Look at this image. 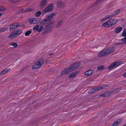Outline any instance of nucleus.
<instances>
[{
  "label": "nucleus",
  "instance_id": "2eb2a0df",
  "mask_svg": "<svg viewBox=\"0 0 126 126\" xmlns=\"http://www.w3.org/2000/svg\"><path fill=\"white\" fill-rule=\"evenodd\" d=\"M93 72V70L90 69L88 71H86L84 73L85 75L86 76H88L89 75L91 74Z\"/></svg>",
  "mask_w": 126,
  "mask_h": 126
},
{
  "label": "nucleus",
  "instance_id": "f257e3e1",
  "mask_svg": "<svg viewBox=\"0 0 126 126\" xmlns=\"http://www.w3.org/2000/svg\"><path fill=\"white\" fill-rule=\"evenodd\" d=\"M54 16L55 14L52 13L42 21L41 23L42 25H45L46 24H47L42 32L43 35H45L49 32L52 29L55 22L52 19V17Z\"/></svg>",
  "mask_w": 126,
  "mask_h": 126
},
{
  "label": "nucleus",
  "instance_id": "e433bc0d",
  "mask_svg": "<svg viewBox=\"0 0 126 126\" xmlns=\"http://www.w3.org/2000/svg\"><path fill=\"white\" fill-rule=\"evenodd\" d=\"M34 19H36V20H35V22H36V24L38 23L39 22V21H40L39 20V19H40L39 18H34Z\"/></svg>",
  "mask_w": 126,
  "mask_h": 126
},
{
  "label": "nucleus",
  "instance_id": "f8f14e48",
  "mask_svg": "<svg viewBox=\"0 0 126 126\" xmlns=\"http://www.w3.org/2000/svg\"><path fill=\"white\" fill-rule=\"evenodd\" d=\"M22 32V30L20 29L14 31L15 34L16 35V37L18 36Z\"/></svg>",
  "mask_w": 126,
  "mask_h": 126
},
{
  "label": "nucleus",
  "instance_id": "412c9836",
  "mask_svg": "<svg viewBox=\"0 0 126 126\" xmlns=\"http://www.w3.org/2000/svg\"><path fill=\"white\" fill-rule=\"evenodd\" d=\"M108 21L107 22L103 23L102 24V26L104 27H110Z\"/></svg>",
  "mask_w": 126,
  "mask_h": 126
},
{
  "label": "nucleus",
  "instance_id": "aec40b11",
  "mask_svg": "<svg viewBox=\"0 0 126 126\" xmlns=\"http://www.w3.org/2000/svg\"><path fill=\"white\" fill-rule=\"evenodd\" d=\"M78 73V72L77 71L73 72L70 74L69 76V78H70L72 77H74Z\"/></svg>",
  "mask_w": 126,
  "mask_h": 126
},
{
  "label": "nucleus",
  "instance_id": "39448f33",
  "mask_svg": "<svg viewBox=\"0 0 126 126\" xmlns=\"http://www.w3.org/2000/svg\"><path fill=\"white\" fill-rule=\"evenodd\" d=\"M115 49V48L114 47L112 46L108 47L106 49L104 50L105 53L106 55H107L110 54L111 53L112 51H113Z\"/></svg>",
  "mask_w": 126,
  "mask_h": 126
},
{
  "label": "nucleus",
  "instance_id": "0eeeda50",
  "mask_svg": "<svg viewBox=\"0 0 126 126\" xmlns=\"http://www.w3.org/2000/svg\"><path fill=\"white\" fill-rule=\"evenodd\" d=\"M119 89L117 88L116 89L112 91H110L109 92H107L105 93L106 95V96H108L111 95L113 94L114 93H116L117 91L119 90Z\"/></svg>",
  "mask_w": 126,
  "mask_h": 126
},
{
  "label": "nucleus",
  "instance_id": "dca6fc26",
  "mask_svg": "<svg viewBox=\"0 0 126 126\" xmlns=\"http://www.w3.org/2000/svg\"><path fill=\"white\" fill-rule=\"evenodd\" d=\"M14 33L15 32H14V31L11 33L9 34L8 38L9 39H11L16 37V35L15 34V33Z\"/></svg>",
  "mask_w": 126,
  "mask_h": 126
},
{
  "label": "nucleus",
  "instance_id": "c9c22d12",
  "mask_svg": "<svg viewBox=\"0 0 126 126\" xmlns=\"http://www.w3.org/2000/svg\"><path fill=\"white\" fill-rule=\"evenodd\" d=\"M24 10L23 9H20L16 13L17 14H19L20 13L23 12Z\"/></svg>",
  "mask_w": 126,
  "mask_h": 126
},
{
  "label": "nucleus",
  "instance_id": "a211bd4d",
  "mask_svg": "<svg viewBox=\"0 0 126 126\" xmlns=\"http://www.w3.org/2000/svg\"><path fill=\"white\" fill-rule=\"evenodd\" d=\"M121 123L120 120L119 119H117L116 120L115 122L111 126H116L119 124Z\"/></svg>",
  "mask_w": 126,
  "mask_h": 126
},
{
  "label": "nucleus",
  "instance_id": "de8ad7c7",
  "mask_svg": "<svg viewBox=\"0 0 126 126\" xmlns=\"http://www.w3.org/2000/svg\"><path fill=\"white\" fill-rule=\"evenodd\" d=\"M53 53H51L49 54V55L51 56V55H53Z\"/></svg>",
  "mask_w": 126,
  "mask_h": 126
},
{
  "label": "nucleus",
  "instance_id": "5701e85b",
  "mask_svg": "<svg viewBox=\"0 0 126 126\" xmlns=\"http://www.w3.org/2000/svg\"><path fill=\"white\" fill-rule=\"evenodd\" d=\"M36 20L35 19H30L29 20V22L31 24H36V22H35Z\"/></svg>",
  "mask_w": 126,
  "mask_h": 126
},
{
  "label": "nucleus",
  "instance_id": "473e14b6",
  "mask_svg": "<svg viewBox=\"0 0 126 126\" xmlns=\"http://www.w3.org/2000/svg\"><path fill=\"white\" fill-rule=\"evenodd\" d=\"M20 0H10V1L11 3H16L18 2Z\"/></svg>",
  "mask_w": 126,
  "mask_h": 126
},
{
  "label": "nucleus",
  "instance_id": "9d476101",
  "mask_svg": "<svg viewBox=\"0 0 126 126\" xmlns=\"http://www.w3.org/2000/svg\"><path fill=\"white\" fill-rule=\"evenodd\" d=\"M120 11V10L119 9L115 11L110 14H109L110 18H111L113 16L117 14Z\"/></svg>",
  "mask_w": 126,
  "mask_h": 126
},
{
  "label": "nucleus",
  "instance_id": "6e6552de",
  "mask_svg": "<svg viewBox=\"0 0 126 126\" xmlns=\"http://www.w3.org/2000/svg\"><path fill=\"white\" fill-rule=\"evenodd\" d=\"M108 21L110 27L114 25L117 22V20L115 19H110Z\"/></svg>",
  "mask_w": 126,
  "mask_h": 126
},
{
  "label": "nucleus",
  "instance_id": "bb28decb",
  "mask_svg": "<svg viewBox=\"0 0 126 126\" xmlns=\"http://www.w3.org/2000/svg\"><path fill=\"white\" fill-rule=\"evenodd\" d=\"M105 66L104 65H101L98 66L97 68V70H99L103 69L104 67Z\"/></svg>",
  "mask_w": 126,
  "mask_h": 126
},
{
  "label": "nucleus",
  "instance_id": "9b49d317",
  "mask_svg": "<svg viewBox=\"0 0 126 126\" xmlns=\"http://www.w3.org/2000/svg\"><path fill=\"white\" fill-rule=\"evenodd\" d=\"M40 64L39 63L37 62L35 63L32 66V68L33 69H36L41 66Z\"/></svg>",
  "mask_w": 126,
  "mask_h": 126
},
{
  "label": "nucleus",
  "instance_id": "a878e982",
  "mask_svg": "<svg viewBox=\"0 0 126 126\" xmlns=\"http://www.w3.org/2000/svg\"><path fill=\"white\" fill-rule=\"evenodd\" d=\"M8 30L7 27H5L3 28L0 29V32H3Z\"/></svg>",
  "mask_w": 126,
  "mask_h": 126
},
{
  "label": "nucleus",
  "instance_id": "c756f323",
  "mask_svg": "<svg viewBox=\"0 0 126 126\" xmlns=\"http://www.w3.org/2000/svg\"><path fill=\"white\" fill-rule=\"evenodd\" d=\"M44 28V27L43 26H41L39 29L37 30V31L40 32H41Z\"/></svg>",
  "mask_w": 126,
  "mask_h": 126
},
{
  "label": "nucleus",
  "instance_id": "a18cd8bd",
  "mask_svg": "<svg viewBox=\"0 0 126 126\" xmlns=\"http://www.w3.org/2000/svg\"><path fill=\"white\" fill-rule=\"evenodd\" d=\"M5 73H4L3 71H2L0 73V74H1V75H3Z\"/></svg>",
  "mask_w": 126,
  "mask_h": 126
},
{
  "label": "nucleus",
  "instance_id": "393cba45",
  "mask_svg": "<svg viewBox=\"0 0 126 126\" xmlns=\"http://www.w3.org/2000/svg\"><path fill=\"white\" fill-rule=\"evenodd\" d=\"M63 21L62 20L59 21L58 22L56 25V27L57 28H58L62 24Z\"/></svg>",
  "mask_w": 126,
  "mask_h": 126
},
{
  "label": "nucleus",
  "instance_id": "20e7f679",
  "mask_svg": "<svg viewBox=\"0 0 126 126\" xmlns=\"http://www.w3.org/2000/svg\"><path fill=\"white\" fill-rule=\"evenodd\" d=\"M121 61H118L112 63L108 67L109 69H113L114 67H115L119 65Z\"/></svg>",
  "mask_w": 126,
  "mask_h": 126
},
{
  "label": "nucleus",
  "instance_id": "a19ab883",
  "mask_svg": "<svg viewBox=\"0 0 126 126\" xmlns=\"http://www.w3.org/2000/svg\"><path fill=\"white\" fill-rule=\"evenodd\" d=\"M3 71V72H4V73H5L8 72V70L7 69H6Z\"/></svg>",
  "mask_w": 126,
  "mask_h": 126
},
{
  "label": "nucleus",
  "instance_id": "1a4fd4ad",
  "mask_svg": "<svg viewBox=\"0 0 126 126\" xmlns=\"http://www.w3.org/2000/svg\"><path fill=\"white\" fill-rule=\"evenodd\" d=\"M122 35L124 37V38L121 39V41L123 43H126V29H125L122 33Z\"/></svg>",
  "mask_w": 126,
  "mask_h": 126
},
{
  "label": "nucleus",
  "instance_id": "58836bf2",
  "mask_svg": "<svg viewBox=\"0 0 126 126\" xmlns=\"http://www.w3.org/2000/svg\"><path fill=\"white\" fill-rule=\"evenodd\" d=\"M100 96L102 97H107L105 93L100 95Z\"/></svg>",
  "mask_w": 126,
  "mask_h": 126
},
{
  "label": "nucleus",
  "instance_id": "4be33fe9",
  "mask_svg": "<svg viewBox=\"0 0 126 126\" xmlns=\"http://www.w3.org/2000/svg\"><path fill=\"white\" fill-rule=\"evenodd\" d=\"M122 30V28L120 27H117L115 30V32L116 33H118Z\"/></svg>",
  "mask_w": 126,
  "mask_h": 126
},
{
  "label": "nucleus",
  "instance_id": "423d86ee",
  "mask_svg": "<svg viewBox=\"0 0 126 126\" xmlns=\"http://www.w3.org/2000/svg\"><path fill=\"white\" fill-rule=\"evenodd\" d=\"M20 25V24L18 23H15L11 24L10 26V31H13L18 26Z\"/></svg>",
  "mask_w": 126,
  "mask_h": 126
},
{
  "label": "nucleus",
  "instance_id": "09e8293b",
  "mask_svg": "<svg viewBox=\"0 0 126 126\" xmlns=\"http://www.w3.org/2000/svg\"><path fill=\"white\" fill-rule=\"evenodd\" d=\"M2 14L1 13H0V17L2 15Z\"/></svg>",
  "mask_w": 126,
  "mask_h": 126
},
{
  "label": "nucleus",
  "instance_id": "f704fd0d",
  "mask_svg": "<svg viewBox=\"0 0 126 126\" xmlns=\"http://www.w3.org/2000/svg\"><path fill=\"white\" fill-rule=\"evenodd\" d=\"M11 45L14 46L15 47H16L17 46V44L16 43H13L11 44Z\"/></svg>",
  "mask_w": 126,
  "mask_h": 126
},
{
  "label": "nucleus",
  "instance_id": "ea45409f",
  "mask_svg": "<svg viewBox=\"0 0 126 126\" xmlns=\"http://www.w3.org/2000/svg\"><path fill=\"white\" fill-rule=\"evenodd\" d=\"M1 8L0 10H1V11H4L5 10V7L2 6H1Z\"/></svg>",
  "mask_w": 126,
  "mask_h": 126
},
{
  "label": "nucleus",
  "instance_id": "f3484780",
  "mask_svg": "<svg viewBox=\"0 0 126 126\" xmlns=\"http://www.w3.org/2000/svg\"><path fill=\"white\" fill-rule=\"evenodd\" d=\"M98 89H99L98 87H97L96 88H94L91 89V90L89 91L88 92V93H91L94 92L95 91L99 90Z\"/></svg>",
  "mask_w": 126,
  "mask_h": 126
},
{
  "label": "nucleus",
  "instance_id": "79ce46f5",
  "mask_svg": "<svg viewBox=\"0 0 126 126\" xmlns=\"http://www.w3.org/2000/svg\"><path fill=\"white\" fill-rule=\"evenodd\" d=\"M3 71V72H4V73H5L8 72V70L7 69H6Z\"/></svg>",
  "mask_w": 126,
  "mask_h": 126
},
{
  "label": "nucleus",
  "instance_id": "b1692460",
  "mask_svg": "<svg viewBox=\"0 0 126 126\" xmlns=\"http://www.w3.org/2000/svg\"><path fill=\"white\" fill-rule=\"evenodd\" d=\"M38 62L39 63V64H40V65L41 66L44 63V58H42L41 59H40L38 61Z\"/></svg>",
  "mask_w": 126,
  "mask_h": 126
},
{
  "label": "nucleus",
  "instance_id": "c03bdc74",
  "mask_svg": "<svg viewBox=\"0 0 126 126\" xmlns=\"http://www.w3.org/2000/svg\"><path fill=\"white\" fill-rule=\"evenodd\" d=\"M106 17L104 18H103L102 19H101L100 21H104V20H106Z\"/></svg>",
  "mask_w": 126,
  "mask_h": 126
},
{
  "label": "nucleus",
  "instance_id": "2f4dec72",
  "mask_svg": "<svg viewBox=\"0 0 126 126\" xmlns=\"http://www.w3.org/2000/svg\"><path fill=\"white\" fill-rule=\"evenodd\" d=\"M41 14V12L39 11L36 12L35 14V16H39Z\"/></svg>",
  "mask_w": 126,
  "mask_h": 126
},
{
  "label": "nucleus",
  "instance_id": "3c124183",
  "mask_svg": "<svg viewBox=\"0 0 126 126\" xmlns=\"http://www.w3.org/2000/svg\"><path fill=\"white\" fill-rule=\"evenodd\" d=\"M1 6H0V11H1V10H0V9H1Z\"/></svg>",
  "mask_w": 126,
  "mask_h": 126
},
{
  "label": "nucleus",
  "instance_id": "8fccbe9b",
  "mask_svg": "<svg viewBox=\"0 0 126 126\" xmlns=\"http://www.w3.org/2000/svg\"><path fill=\"white\" fill-rule=\"evenodd\" d=\"M123 126H126V123Z\"/></svg>",
  "mask_w": 126,
  "mask_h": 126
},
{
  "label": "nucleus",
  "instance_id": "49530a36",
  "mask_svg": "<svg viewBox=\"0 0 126 126\" xmlns=\"http://www.w3.org/2000/svg\"><path fill=\"white\" fill-rule=\"evenodd\" d=\"M123 76L125 77H126V72H125V73H124L123 74Z\"/></svg>",
  "mask_w": 126,
  "mask_h": 126
},
{
  "label": "nucleus",
  "instance_id": "7ed1b4c3",
  "mask_svg": "<svg viewBox=\"0 0 126 126\" xmlns=\"http://www.w3.org/2000/svg\"><path fill=\"white\" fill-rule=\"evenodd\" d=\"M53 5L52 4L49 5L44 9L43 11L42 12V14L44 15L47 12L51 11L53 9Z\"/></svg>",
  "mask_w": 126,
  "mask_h": 126
},
{
  "label": "nucleus",
  "instance_id": "cd10ccee",
  "mask_svg": "<svg viewBox=\"0 0 126 126\" xmlns=\"http://www.w3.org/2000/svg\"><path fill=\"white\" fill-rule=\"evenodd\" d=\"M32 33V31L30 30H29L27 31L25 34V36H28L30 34Z\"/></svg>",
  "mask_w": 126,
  "mask_h": 126
},
{
  "label": "nucleus",
  "instance_id": "4468645a",
  "mask_svg": "<svg viewBox=\"0 0 126 126\" xmlns=\"http://www.w3.org/2000/svg\"><path fill=\"white\" fill-rule=\"evenodd\" d=\"M47 2V0H42L40 3V6L41 8L44 7L45 6Z\"/></svg>",
  "mask_w": 126,
  "mask_h": 126
},
{
  "label": "nucleus",
  "instance_id": "f03ea898",
  "mask_svg": "<svg viewBox=\"0 0 126 126\" xmlns=\"http://www.w3.org/2000/svg\"><path fill=\"white\" fill-rule=\"evenodd\" d=\"M80 62H77L72 64L67 69L64 70L61 73L63 75H66L69 72L75 70L80 65Z\"/></svg>",
  "mask_w": 126,
  "mask_h": 126
},
{
  "label": "nucleus",
  "instance_id": "c85d7f7f",
  "mask_svg": "<svg viewBox=\"0 0 126 126\" xmlns=\"http://www.w3.org/2000/svg\"><path fill=\"white\" fill-rule=\"evenodd\" d=\"M106 86V85H100L98 87V90H100L102 89H103L104 88V87L105 86Z\"/></svg>",
  "mask_w": 126,
  "mask_h": 126
},
{
  "label": "nucleus",
  "instance_id": "72a5a7b5",
  "mask_svg": "<svg viewBox=\"0 0 126 126\" xmlns=\"http://www.w3.org/2000/svg\"><path fill=\"white\" fill-rule=\"evenodd\" d=\"M32 10V9L31 8H27L26 10H25L24 12H30Z\"/></svg>",
  "mask_w": 126,
  "mask_h": 126
},
{
  "label": "nucleus",
  "instance_id": "4c0bfd02",
  "mask_svg": "<svg viewBox=\"0 0 126 126\" xmlns=\"http://www.w3.org/2000/svg\"><path fill=\"white\" fill-rule=\"evenodd\" d=\"M102 1V0H98L95 2V4H98L101 2Z\"/></svg>",
  "mask_w": 126,
  "mask_h": 126
},
{
  "label": "nucleus",
  "instance_id": "ddd939ff",
  "mask_svg": "<svg viewBox=\"0 0 126 126\" xmlns=\"http://www.w3.org/2000/svg\"><path fill=\"white\" fill-rule=\"evenodd\" d=\"M57 7L59 8H63L64 7V4L62 1H59L57 3Z\"/></svg>",
  "mask_w": 126,
  "mask_h": 126
},
{
  "label": "nucleus",
  "instance_id": "37998d69",
  "mask_svg": "<svg viewBox=\"0 0 126 126\" xmlns=\"http://www.w3.org/2000/svg\"><path fill=\"white\" fill-rule=\"evenodd\" d=\"M106 19L110 18L109 15H107L105 17Z\"/></svg>",
  "mask_w": 126,
  "mask_h": 126
},
{
  "label": "nucleus",
  "instance_id": "7c9ffc66",
  "mask_svg": "<svg viewBox=\"0 0 126 126\" xmlns=\"http://www.w3.org/2000/svg\"><path fill=\"white\" fill-rule=\"evenodd\" d=\"M39 27V25H36L33 27V29L34 30H36L37 31V30L38 29V28Z\"/></svg>",
  "mask_w": 126,
  "mask_h": 126
},
{
  "label": "nucleus",
  "instance_id": "6ab92c4d",
  "mask_svg": "<svg viewBox=\"0 0 126 126\" xmlns=\"http://www.w3.org/2000/svg\"><path fill=\"white\" fill-rule=\"evenodd\" d=\"M104 50H103L101 52L98 54V56L99 57H101L104 55H106L105 53V51Z\"/></svg>",
  "mask_w": 126,
  "mask_h": 126
}]
</instances>
